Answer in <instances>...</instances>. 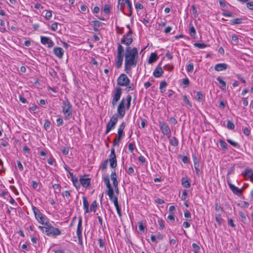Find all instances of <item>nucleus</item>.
<instances>
[{
  "instance_id": "nucleus-1",
  "label": "nucleus",
  "mask_w": 253,
  "mask_h": 253,
  "mask_svg": "<svg viewBox=\"0 0 253 253\" xmlns=\"http://www.w3.org/2000/svg\"><path fill=\"white\" fill-rule=\"evenodd\" d=\"M138 58V50L136 47L127 46L125 53V70L128 73L131 68L136 66Z\"/></svg>"
},
{
  "instance_id": "nucleus-2",
  "label": "nucleus",
  "mask_w": 253,
  "mask_h": 253,
  "mask_svg": "<svg viewBox=\"0 0 253 253\" xmlns=\"http://www.w3.org/2000/svg\"><path fill=\"white\" fill-rule=\"evenodd\" d=\"M103 180L106 185L108 190L106 192L107 194L108 195L110 200L113 202L115 207H119V204L118 201V198L117 196H114V191L112 187L110 179L108 176H106L104 177Z\"/></svg>"
},
{
  "instance_id": "nucleus-3",
  "label": "nucleus",
  "mask_w": 253,
  "mask_h": 253,
  "mask_svg": "<svg viewBox=\"0 0 253 253\" xmlns=\"http://www.w3.org/2000/svg\"><path fill=\"white\" fill-rule=\"evenodd\" d=\"M103 180L106 185L108 190L106 192L107 194L108 195L110 200L113 202L115 207H119V204L118 201V198L117 196H114V191L112 187L110 179L108 176H106L104 177Z\"/></svg>"
},
{
  "instance_id": "nucleus-4",
  "label": "nucleus",
  "mask_w": 253,
  "mask_h": 253,
  "mask_svg": "<svg viewBox=\"0 0 253 253\" xmlns=\"http://www.w3.org/2000/svg\"><path fill=\"white\" fill-rule=\"evenodd\" d=\"M103 180L106 185L108 190L106 192L107 194L108 195L110 200L113 202L115 207H119V204L118 201V198L117 196H114V191L112 187L110 179L108 176H106L104 177Z\"/></svg>"
},
{
  "instance_id": "nucleus-5",
  "label": "nucleus",
  "mask_w": 253,
  "mask_h": 253,
  "mask_svg": "<svg viewBox=\"0 0 253 253\" xmlns=\"http://www.w3.org/2000/svg\"><path fill=\"white\" fill-rule=\"evenodd\" d=\"M61 108L64 119L70 120L72 117L73 109L72 104L67 98L63 101Z\"/></svg>"
},
{
  "instance_id": "nucleus-6",
  "label": "nucleus",
  "mask_w": 253,
  "mask_h": 253,
  "mask_svg": "<svg viewBox=\"0 0 253 253\" xmlns=\"http://www.w3.org/2000/svg\"><path fill=\"white\" fill-rule=\"evenodd\" d=\"M44 225L45 226L44 233L47 236L56 237L61 235V231L58 228L53 227L49 221L45 222Z\"/></svg>"
},
{
  "instance_id": "nucleus-7",
  "label": "nucleus",
  "mask_w": 253,
  "mask_h": 253,
  "mask_svg": "<svg viewBox=\"0 0 253 253\" xmlns=\"http://www.w3.org/2000/svg\"><path fill=\"white\" fill-rule=\"evenodd\" d=\"M124 52V49L123 46L119 44L117 48V56L116 61V66L117 68H120L122 65L124 56L123 53Z\"/></svg>"
},
{
  "instance_id": "nucleus-8",
  "label": "nucleus",
  "mask_w": 253,
  "mask_h": 253,
  "mask_svg": "<svg viewBox=\"0 0 253 253\" xmlns=\"http://www.w3.org/2000/svg\"><path fill=\"white\" fill-rule=\"evenodd\" d=\"M130 80L125 74H122L117 79V84L122 86H127L129 84Z\"/></svg>"
},
{
  "instance_id": "nucleus-9",
  "label": "nucleus",
  "mask_w": 253,
  "mask_h": 253,
  "mask_svg": "<svg viewBox=\"0 0 253 253\" xmlns=\"http://www.w3.org/2000/svg\"><path fill=\"white\" fill-rule=\"evenodd\" d=\"M159 126L162 133L170 138L171 136V130L168 125L163 121L159 122Z\"/></svg>"
},
{
  "instance_id": "nucleus-10",
  "label": "nucleus",
  "mask_w": 253,
  "mask_h": 253,
  "mask_svg": "<svg viewBox=\"0 0 253 253\" xmlns=\"http://www.w3.org/2000/svg\"><path fill=\"white\" fill-rule=\"evenodd\" d=\"M122 88L118 87H116L114 91L113 97L112 101V104L114 107L117 105L118 101L120 100L122 95Z\"/></svg>"
},
{
  "instance_id": "nucleus-11",
  "label": "nucleus",
  "mask_w": 253,
  "mask_h": 253,
  "mask_svg": "<svg viewBox=\"0 0 253 253\" xmlns=\"http://www.w3.org/2000/svg\"><path fill=\"white\" fill-rule=\"evenodd\" d=\"M132 32L131 30L129 31L126 34H125L121 39V43L126 45L127 46L132 43L133 40L131 36Z\"/></svg>"
},
{
  "instance_id": "nucleus-12",
  "label": "nucleus",
  "mask_w": 253,
  "mask_h": 253,
  "mask_svg": "<svg viewBox=\"0 0 253 253\" xmlns=\"http://www.w3.org/2000/svg\"><path fill=\"white\" fill-rule=\"evenodd\" d=\"M110 162V167L114 169L117 167V163L116 159V156L115 154V149L113 147L111 148V154L109 156V159L108 160Z\"/></svg>"
},
{
  "instance_id": "nucleus-13",
  "label": "nucleus",
  "mask_w": 253,
  "mask_h": 253,
  "mask_svg": "<svg viewBox=\"0 0 253 253\" xmlns=\"http://www.w3.org/2000/svg\"><path fill=\"white\" fill-rule=\"evenodd\" d=\"M125 98H123L118 106L117 113L120 118H123L125 115Z\"/></svg>"
},
{
  "instance_id": "nucleus-14",
  "label": "nucleus",
  "mask_w": 253,
  "mask_h": 253,
  "mask_svg": "<svg viewBox=\"0 0 253 253\" xmlns=\"http://www.w3.org/2000/svg\"><path fill=\"white\" fill-rule=\"evenodd\" d=\"M117 117H116L115 115L112 116L110 121L107 124L105 134H107L108 133H109L112 129L115 127V126L117 124Z\"/></svg>"
},
{
  "instance_id": "nucleus-15",
  "label": "nucleus",
  "mask_w": 253,
  "mask_h": 253,
  "mask_svg": "<svg viewBox=\"0 0 253 253\" xmlns=\"http://www.w3.org/2000/svg\"><path fill=\"white\" fill-rule=\"evenodd\" d=\"M77 235L78 237L79 243L80 245L83 244L82 239V218L80 217L78 223L77 229Z\"/></svg>"
},
{
  "instance_id": "nucleus-16",
  "label": "nucleus",
  "mask_w": 253,
  "mask_h": 253,
  "mask_svg": "<svg viewBox=\"0 0 253 253\" xmlns=\"http://www.w3.org/2000/svg\"><path fill=\"white\" fill-rule=\"evenodd\" d=\"M32 209L35 217L38 222L43 225H44L45 222H44V217L40 210L35 207H33Z\"/></svg>"
},
{
  "instance_id": "nucleus-17",
  "label": "nucleus",
  "mask_w": 253,
  "mask_h": 253,
  "mask_svg": "<svg viewBox=\"0 0 253 253\" xmlns=\"http://www.w3.org/2000/svg\"><path fill=\"white\" fill-rule=\"evenodd\" d=\"M228 185L232 191V192L238 196H241L242 194V190L241 189H239L237 187L234 186L233 184H232L230 181H227Z\"/></svg>"
},
{
  "instance_id": "nucleus-18",
  "label": "nucleus",
  "mask_w": 253,
  "mask_h": 253,
  "mask_svg": "<svg viewBox=\"0 0 253 253\" xmlns=\"http://www.w3.org/2000/svg\"><path fill=\"white\" fill-rule=\"evenodd\" d=\"M41 42L43 44H48V47L50 48L54 45V42L48 37L41 36Z\"/></svg>"
},
{
  "instance_id": "nucleus-19",
  "label": "nucleus",
  "mask_w": 253,
  "mask_h": 253,
  "mask_svg": "<svg viewBox=\"0 0 253 253\" xmlns=\"http://www.w3.org/2000/svg\"><path fill=\"white\" fill-rule=\"evenodd\" d=\"M54 54L59 58L61 59L64 52V50L59 47H55L53 48Z\"/></svg>"
},
{
  "instance_id": "nucleus-20",
  "label": "nucleus",
  "mask_w": 253,
  "mask_h": 253,
  "mask_svg": "<svg viewBox=\"0 0 253 253\" xmlns=\"http://www.w3.org/2000/svg\"><path fill=\"white\" fill-rule=\"evenodd\" d=\"M90 178H89L82 177L80 178V183L84 187L89 186L90 184Z\"/></svg>"
},
{
  "instance_id": "nucleus-21",
  "label": "nucleus",
  "mask_w": 253,
  "mask_h": 253,
  "mask_svg": "<svg viewBox=\"0 0 253 253\" xmlns=\"http://www.w3.org/2000/svg\"><path fill=\"white\" fill-rule=\"evenodd\" d=\"M228 67V65L226 63H219L215 65L214 66V70L216 71L219 72L225 70Z\"/></svg>"
},
{
  "instance_id": "nucleus-22",
  "label": "nucleus",
  "mask_w": 253,
  "mask_h": 253,
  "mask_svg": "<svg viewBox=\"0 0 253 253\" xmlns=\"http://www.w3.org/2000/svg\"><path fill=\"white\" fill-rule=\"evenodd\" d=\"M246 178H250L251 180L253 179V171L250 169H246L243 173Z\"/></svg>"
},
{
  "instance_id": "nucleus-23",
  "label": "nucleus",
  "mask_w": 253,
  "mask_h": 253,
  "mask_svg": "<svg viewBox=\"0 0 253 253\" xmlns=\"http://www.w3.org/2000/svg\"><path fill=\"white\" fill-rule=\"evenodd\" d=\"M163 73V71L161 67H157L153 72V76L155 78L160 77Z\"/></svg>"
},
{
  "instance_id": "nucleus-24",
  "label": "nucleus",
  "mask_w": 253,
  "mask_h": 253,
  "mask_svg": "<svg viewBox=\"0 0 253 253\" xmlns=\"http://www.w3.org/2000/svg\"><path fill=\"white\" fill-rule=\"evenodd\" d=\"M83 200L84 209L85 211V212L88 213L89 212V203L88 202V201H87L86 198L84 196L83 197Z\"/></svg>"
},
{
  "instance_id": "nucleus-25",
  "label": "nucleus",
  "mask_w": 253,
  "mask_h": 253,
  "mask_svg": "<svg viewBox=\"0 0 253 253\" xmlns=\"http://www.w3.org/2000/svg\"><path fill=\"white\" fill-rule=\"evenodd\" d=\"M182 185L186 188H188L191 186V184L188 179L186 177H183L181 179Z\"/></svg>"
},
{
  "instance_id": "nucleus-26",
  "label": "nucleus",
  "mask_w": 253,
  "mask_h": 253,
  "mask_svg": "<svg viewBox=\"0 0 253 253\" xmlns=\"http://www.w3.org/2000/svg\"><path fill=\"white\" fill-rule=\"evenodd\" d=\"M158 58L157 55L155 53H152L149 58L148 62L150 64L155 62Z\"/></svg>"
},
{
  "instance_id": "nucleus-27",
  "label": "nucleus",
  "mask_w": 253,
  "mask_h": 253,
  "mask_svg": "<svg viewBox=\"0 0 253 253\" xmlns=\"http://www.w3.org/2000/svg\"><path fill=\"white\" fill-rule=\"evenodd\" d=\"M126 124L124 122L122 123L120 126H119V127L118 130V134L122 135L124 136L125 135V132L124 131V129L125 127Z\"/></svg>"
},
{
  "instance_id": "nucleus-28",
  "label": "nucleus",
  "mask_w": 253,
  "mask_h": 253,
  "mask_svg": "<svg viewBox=\"0 0 253 253\" xmlns=\"http://www.w3.org/2000/svg\"><path fill=\"white\" fill-rule=\"evenodd\" d=\"M217 81L219 82L220 84V88L222 90H225L226 89V83L225 82L222 80L221 77H218L216 78Z\"/></svg>"
},
{
  "instance_id": "nucleus-29",
  "label": "nucleus",
  "mask_w": 253,
  "mask_h": 253,
  "mask_svg": "<svg viewBox=\"0 0 253 253\" xmlns=\"http://www.w3.org/2000/svg\"><path fill=\"white\" fill-rule=\"evenodd\" d=\"M111 179L113 181V185L118 184V181L117 179V175L115 171V170H114L112 171L111 174Z\"/></svg>"
},
{
  "instance_id": "nucleus-30",
  "label": "nucleus",
  "mask_w": 253,
  "mask_h": 253,
  "mask_svg": "<svg viewBox=\"0 0 253 253\" xmlns=\"http://www.w3.org/2000/svg\"><path fill=\"white\" fill-rule=\"evenodd\" d=\"M124 136L123 135L118 134V136L116 137L113 141V148L115 146L119 145V142Z\"/></svg>"
},
{
  "instance_id": "nucleus-31",
  "label": "nucleus",
  "mask_w": 253,
  "mask_h": 253,
  "mask_svg": "<svg viewBox=\"0 0 253 253\" xmlns=\"http://www.w3.org/2000/svg\"><path fill=\"white\" fill-rule=\"evenodd\" d=\"M242 19L239 18L233 19L230 21V24L232 25H236V24H241V23H242Z\"/></svg>"
},
{
  "instance_id": "nucleus-32",
  "label": "nucleus",
  "mask_w": 253,
  "mask_h": 253,
  "mask_svg": "<svg viewBox=\"0 0 253 253\" xmlns=\"http://www.w3.org/2000/svg\"><path fill=\"white\" fill-rule=\"evenodd\" d=\"M170 144L173 146H177L178 144V141L175 137H172L169 140Z\"/></svg>"
},
{
  "instance_id": "nucleus-33",
  "label": "nucleus",
  "mask_w": 253,
  "mask_h": 253,
  "mask_svg": "<svg viewBox=\"0 0 253 253\" xmlns=\"http://www.w3.org/2000/svg\"><path fill=\"white\" fill-rule=\"evenodd\" d=\"M125 3L127 4V8L130 12V13L128 15L130 16L132 12V7L131 5V3L129 0H126V1Z\"/></svg>"
},
{
  "instance_id": "nucleus-34",
  "label": "nucleus",
  "mask_w": 253,
  "mask_h": 253,
  "mask_svg": "<svg viewBox=\"0 0 253 253\" xmlns=\"http://www.w3.org/2000/svg\"><path fill=\"white\" fill-rule=\"evenodd\" d=\"M189 33L192 37H195L196 32L195 29L193 25H191L189 28Z\"/></svg>"
},
{
  "instance_id": "nucleus-35",
  "label": "nucleus",
  "mask_w": 253,
  "mask_h": 253,
  "mask_svg": "<svg viewBox=\"0 0 253 253\" xmlns=\"http://www.w3.org/2000/svg\"><path fill=\"white\" fill-rule=\"evenodd\" d=\"M97 207V203L96 200L94 201L91 205L90 208V211H96Z\"/></svg>"
},
{
  "instance_id": "nucleus-36",
  "label": "nucleus",
  "mask_w": 253,
  "mask_h": 253,
  "mask_svg": "<svg viewBox=\"0 0 253 253\" xmlns=\"http://www.w3.org/2000/svg\"><path fill=\"white\" fill-rule=\"evenodd\" d=\"M126 101L127 102L126 107V109H128L130 106V102L131 101V96L129 94L127 95L126 97Z\"/></svg>"
},
{
  "instance_id": "nucleus-37",
  "label": "nucleus",
  "mask_w": 253,
  "mask_h": 253,
  "mask_svg": "<svg viewBox=\"0 0 253 253\" xmlns=\"http://www.w3.org/2000/svg\"><path fill=\"white\" fill-rule=\"evenodd\" d=\"M0 25L1 26V28H0V31L1 33H5L6 31V28H5V23L4 21L2 19H0Z\"/></svg>"
},
{
  "instance_id": "nucleus-38",
  "label": "nucleus",
  "mask_w": 253,
  "mask_h": 253,
  "mask_svg": "<svg viewBox=\"0 0 253 253\" xmlns=\"http://www.w3.org/2000/svg\"><path fill=\"white\" fill-rule=\"evenodd\" d=\"M183 101L184 103L188 105L189 107H192V103L190 102V101L189 100V99H188L186 95H184L183 96Z\"/></svg>"
},
{
  "instance_id": "nucleus-39",
  "label": "nucleus",
  "mask_w": 253,
  "mask_h": 253,
  "mask_svg": "<svg viewBox=\"0 0 253 253\" xmlns=\"http://www.w3.org/2000/svg\"><path fill=\"white\" fill-rule=\"evenodd\" d=\"M196 99L199 102H201L203 99V95L201 92L199 91L197 92Z\"/></svg>"
},
{
  "instance_id": "nucleus-40",
  "label": "nucleus",
  "mask_w": 253,
  "mask_h": 253,
  "mask_svg": "<svg viewBox=\"0 0 253 253\" xmlns=\"http://www.w3.org/2000/svg\"><path fill=\"white\" fill-rule=\"evenodd\" d=\"M167 85V83L165 81H163L160 83V89L161 90L162 92H163V91H165V89H164V90H163V89L166 88Z\"/></svg>"
},
{
  "instance_id": "nucleus-41",
  "label": "nucleus",
  "mask_w": 253,
  "mask_h": 253,
  "mask_svg": "<svg viewBox=\"0 0 253 253\" xmlns=\"http://www.w3.org/2000/svg\"><path fill=\"white\" fill-rule=\"evenodd\" d=\"M227 127L229 129L233 130L235 128V125L231 121L228 120Z\"/></svg>"
},
{
  "instance_id": "nucleus-42",
  "label": "nucleus",
  "mask_w": 253,
  "mask_h": 253,
  "mask_svg": "<svg viewBox=\"0 0 253 253\" xmlns=\"http://www.w3.org/2000/svg\"><path fill=\"white\" fill-rule=\"evenodd\" d=\"M194 45L195 47H197L199 48H204L208 46V45L206 44L205 43H195L194 44Z\"/></svg>"
},
{
  "instance_id": "nucleus-43",
  "label": "nucleus",
  "mask_w": 253,
  "mask_h": 253,
  "mask_svg": "<svg viewBox=\"0 0 253 253\" xmlns=\"http://www.w3.org/2000/svg\"><path fill=\"white\" fill-rule=\"evenodd\" d=\"M227 141L229 143H230L231 145H232L233 146L236 147H240L239 144L237 142L233 141V140H232L230 139H227Z\"/></svg>"
},
{
  "instance_id": "nucleus-44",
  "label": "nucleus",
  "mask_w": 253,
  "mask_h": 253,
  "mask_svg": "<svg viewBox=\"0 0 253 253\" xmlns=\"http://www.w3.org/2000/svg\"><path fill=\"white\" fill-rule=\"evenodd\" d=\"M110 6L109 4H106L104 6V12L106 14H108L110 13Z\"/></svg>"
},
{
  "instance_id": "nucleus-45",
  "label": "nucleus",
  "mask_w": 253,
  "mask_h": 253,
  "mask_svg": "<svg viewBox=\"0 0 253 253\" xmlns=\"http://www.w3.org/2000/svg\"><path fill=\"white\" fill-rule=\"evenodd\" d=\"M45 17L46 19L49 20L52 17V12L50 10H45Z\"/></svg>"
},
{
  "instance_id": "nucleus-46",
  "label": "nucleus",
  "mask_w": 253,
  "mask_h": 253,
  "mask_svg": "<svg viewBox=\"0 0 253 253\" xmlns=\"http://www.w3.org/2000/svg\"><path fill=\"white\" fill-rule=\"evenodd\" d=\"M50 126V122L48 120H45L44 124V127L45 129L46 130H48Z\"/></svg>"
},
{
  "instance_id": "nucleus-47",
  "label": "nucleus",
  "mask_w": 253,
  "mask_h": 253,
  "mask_svg": "<svg viewBox=\"0 0 253 253\" xmlns=\"http://www.w3.org/2000/svg\"><path fill=\"white\" fill-rule=\"evenodd\" d=\"M219 142V144H220V146L223 149H227V143L225 141H223L222 140H220Z\"/></svg>"
},
{
  "instance_id": "nucleus-48",
  "label": "nucleus",
  "mask_w": 253,
  "mask_h": 253,
  "mask_svg": "<svg viewBox=\"0 0 253 253\" xmlns=\"http://www.w3.org/2000/svg\"><path fill=\"white\" fill-rule=\"evenodd\" d=\"M187 71L188 72H192L194 70V66L193 63L189 64L186 68Z\"/></svg>"
},
{
  "instance_id": "nucleus-49",
  "label": "nucleus",
  "mask_w": 253,
  "mask_h": 253,
  "mask_svg": "<svg viewBox=\"0 0 253 253\" xmlns=\"http://www.w3.org/2000/svg\"><path fill=\"white\" fill-rule=\"evenodd\" d=\"M191 8L193 15H194L195 17H197L198 15V14L196 7L195 5H192Z\"/></svg>"
},
{
  "instance_id": "nucleus-50",
  "label": "nucleus",
  "mask_w": 253,
  "mask_h": 253,
  "mask_svg": "<svg viewBox=\"0 0 253 253\" xmlns=\"http://www.w3.org/2000/svg\"><path fill=\"white\" fill-rule=\"evenodd\" d=\"M128 150L130 152H132L135 148V144L132 143H130L128 144Z\"/></svg>"
},
{
  "instance_id": "nucleus-51",
  "label": "nucleus",
  "mask_w": 253,
  "mask_h": 253,
  "mask_svg": "<svg viewBox=\"0 0 253 253\" xmlns=\"http://www.w3.org/2000/svg\"><path fill=\"white\" fill-rule=\"evenodd\" d=\"M58 28V23L57 22H54L52 23L51 25V29L53 31H56Z\"/></svg>"
},
{
  "instance_id": "nucleus-52",
  "label": "nucleus",
  "mask_w": 253,
  "mask_h": 253,
  "mask_svg": "<svg viewBox=\"0 0 253 253\" xmlns=\"http://www.w3.org/2000/svg\"><path fill=\"white\" fill-rule=\"evenodd\" d=\"M222 15L225 17H232L233 13L229 11H226L222 13Z\"/></svg>"
},
{
  "instance_id": "nucleus-53",
  "label": "nucleus",
  "mask_w": 253,
  "mask_h": 253,
  "mask_svg": "<svg viewBox=\"0 0 253 253\" xmlns=\"http://www.w3.org/2000/svg\"><path fill=\"white\" fill-rule=\"evenodd\" d=\"M57 126H61L63 124V120L61 118H59L56 120Z\"/></svg>"
},
{
  "instance_id": "nucleus-54",
  "label": "nucleus",
  "mask_w": 253,
  "mask_h": 253,
  "mask_svg": "<svg viewBox=\"0 0 253 253\" xmlns=\"http://www.w3.org/2000/svg\"><path fill=\"white\" fill-rule=\"evenodd\" d=\"M158 222L160 228H161V229H163L165 227L164 221L162 219H159Z\"/></svg>"
},
{
  "instance_id": "nucleus-55",
  "label": "nucleus",
  "mask_w": 253,
  "mask_h": 253,
  "mask_svg": "<svg viewBox=\"0 0 253 253\" xmlns=\"http://www.w3.org/2000/svg\"><path fill=\"white\" fill-rule=\"evenodd\" d=\"M108 160H105L104 161L103 163L102 164L101 166V169L102 170H104L106 169L108 165Z\"/></svg>"
},
{
  "instance_id": "nucleus-56",
  "label": "nucleus",
  "mask_w": 253,
  "mask_h": 253,
  "mask_svg": "<svg viewBox=\"0 0 253 253\" xmlns=\"http://www.w3.org/2000/svg\"><path fill=\"white\" fill-rule=\"evenodd\" d=\"M232 40L236 44H238L239 42L238 37L235 35L232 36Z\"/></svg>"
},
{
  "instance_id": "nucleus-57",
  "label": "nucleus",
  "mask_w": 253,
  "mask_h": 253,
  "mask_svg": "<svg viewBox=\"0 0 253 253\" xmlns=\"http://www.w3.org/2000/svg\"><path fill=\"white\" fill-rule=\"evenodd\" d=\"M62 195L63 197L69 198L71 196V194L69 191H65L62 193Z\"/></svg>"
},
{
  "instance_id": "nucleus-58",
  "label": "nucleus",
  "mask_w": 253,
  "mask_h": 253,
  "mask_svg": "<svg viewBox=\"0 0 253 253\" xmlns=\"http://www.w3.org/2000/svg\"><path fill=\"white\" fill-rule=\"evenodd\" d=\"M92 22L95 27H99L102 25V23L99 21L95 20L92 21Z\"/></svg>"
},
{
  "instance_id": "nucleus-59",
  "label": "nucleus",
  "mask_w": 253,
  "mask_h": 253,
  "mask_svg": "<svg viewBox=\"0 0 253 253\" xmlns=\"http://www.w3.org/2000/svg\"><path fill=\"white\" fill-rule=\"evenodd\" d=\"M239 215L241 218L242 221L244 222L246 220V217L245 214L242 211H240L239 212Z\"/></svg>"
},
{
  "instance_id": "nucleus-60",
  "label": "nucleus",
  "mask_w": 253,
  "mask_h": 253,
  "mask_svg": "<svg viewBox=\"0 0 253 253\" xmlns=\"http://www.w3.org/2000/svg\"><path fill=\"white\" fill-rule=\"evenodd\" d=\"M62 152L65 155H67L69 153V148L67 147H64L62 149Z\"/></svg>"
},
{
  "instance_id": "nucleus-61",
  "label": "nucleus",
  "mask_w": 253,
  "mask_h": 253,
  "mask_svg": "<svg viewBox=\"0 0 253 253\" xmlns=\"http://www.w3.org/2000/svg\"><path fill=\"white\" fill-rule=\"evenodd\" d=\"M247 6L249 9L253 10V1L247 2Z\"/></svg>"
},
{
  "instance_id": "nucleus-62",
  "label": "nucleus",
  "mask_w": 253,
  "mask_h": 253,
  "mask_svg": "<svg viewBox=\"0 0 253 253\" xmlns=\"http://www.w3.org/2000/svg\"><path fill=\"white\" fill-rule=\"evenodd\" d=\"M182 83L185 85L186 87L188 86L189 84V80L188 78H185L182 80Z\"/></svg>"
},
{
  "instance_id": "nucleus-63",
  "label": "nucleus",
  "mask_w": 253,
  "mask_h": 253,
  "mask_svg": "<svg viewBox=\"0 0 253 253\" xmlns=\"http://www.w3.org/2000/svg\"><path fill=\"white\" fill-rule=\"evenodd\" d=\"M139 229L142 232L145 231V227L143 224L142 222H139Z\"/></svg>"
},
{
  "instance_id": "nucleus-64",
  "label": "nucleus",
  "mask_w": 253,
  "mask_h": 253,
  "mask_svg": "<svg viewBox=\"0 0 253 253\" xmlns=\"http://www.w3.org/2000/svg\"><path fill=\"white\" fill-rule=\"evenodd\" d=\"M187 197V193L186 190H184L182 192V195H181V199L182 200H185Z\"/></svg>"
}]
</instances>
